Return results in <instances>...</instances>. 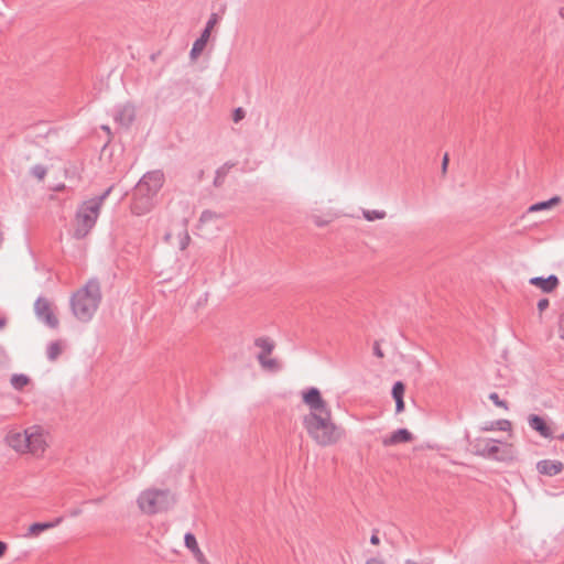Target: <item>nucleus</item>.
Segmentation results:
<instances>
[{
    "label": "nucleus",
    "mask_w": 564,
    "mask_h": 564,
    "mask_svg": "<svg viewBox=\"0 0 564 564\" xmlns=\"http://www.w3.org/2000/svg\"><path fill=\"white\" fill-rule=\"evenodd\" d=\"M3 442L7 447L20 456L43 459L52 449L53 435L46 426L32 424L25 427L10 429L6 433Z\"/></svg>",
    "instance_id": "nucleus-1"
},
{
    "label": "nucleus",
    "mask_w": 564,
    "mask_h": 564,
    "mask_svg": "<svg viewBox=\"0 0 564 564\" xmlns=\"http://www.w3.org/2000/svg\"><path fill=\"white\" fill-rule=\"evenodd\" d=\"M486 430L506 432L508 440L478 438L477 449L480 455L505 463H510L518 458L519 452L514 442L513 425L509 420H499L489 427H486Z\"/></svg>",
    "instance_id": "nucleus-2"
},
{
    "label": "nucleus",
    "mask_w": 564,
    "mask_h": 564,
    "mask_svg": "<svg viewBox=\"0 0 564 564\" xmlns=\"http://www.w3.org/2000/svg\"><path fill=\"white\" fill-rule=\"evenodd\" d=\"M307 436L321 447H329L341 441L344 430L335 422L333 414L303 423Z\"/></svg>",
    "instance_id": "nucleus-3"
},
{
    "label": "nucleus",
    "mask_w": 564,
    "mask_h": 564,
    "mask_svg": "<svg viewBox=\"0 0 564 564\" xmlns=\"http://www.w3.org/2000/svg\"><path fill=\"white\" fill-rule=\"evenodd\" d=\"M101 294L100 286L96 282H88L85 286L76 291L72 297V310L74 315L80 321H89L96 313Z\"/></svg>",
    "instance_id": "nucleus-4"
},
{
    "label": "nucleus",
    "mask_w": 564,
    "mask_h": 564,
    "mask_svg": "<svg viewBox=\"0 0 564 564\" xmlns=\"http://www.w3.org/2000/svg\"><path fill=\"white\" fill-rule=\"evenodd\" d=\"M172 495L169 489L148 486L135 497V506L141 514L154 516L169 509Z\"/></svg>",
    "instance_id": "nucleus-5"
},
{
    "label": "nucleus",
    "mask_w": 564,
    "mask_h": 564,
    "mask_svg": "<svg viewBox=\"0 0 564 564\" xmlns=\"http://www.w3.org/2000/svg\"><path fill=\"white\" fill-rule=\"evenodd\" d=\"M300 395L305 409V414L302 421L303 423L333 414L328 400L318 388H305L301 391Z\"/></svg>",
    "instance_id": "nucleus-6"
},
{
    "label": "nucleus",
    "mask_w": 564,
    "mask_h": 564,
    "mask_svg": "<svg viewBox=\"0 0 564 564\" xmlns=\"http://www.w3.org/2000/svg\"><path fill=\"white\" fill-rule=\"evenodd\" d=\"M100 207L101 199H93L80 206L73 224L76 238H84L90 232L98 218Z\"/></svg>",
    "instance_id": "nucleus-7"
},
{
    "label": "nucleus",
    "mask_w": 564,
    "mask_h": 564,
    "mask_svg": "<svg viewBox=\"0 0 564 564\" xmlns=\"http://www.w3.org/2000/svg\"><path fill=\"white\" fill-rule=\"evenodd\" d=\"M529 427L541 438L547 442H564V430L550 416L531 413L527 417Z\"/></svg>",
    "instance_id": "nucleus-8"
},
{
    "label": "nucleus",
    "mask_w": 564,
    "mask_h": 564,
    "mask_svg": "<svg viewBox=\"0 0 564 564\" xmlns=\"http://www.w3.org/2000/svg\"><path fill=\"white\" fill-rule=\"evenodd\" d=\"M164 184V175L160 171H152L142 176L135 185V188L155 199L159 191Z\"/></svg>",
    "instance_id": "nucleus-9"
},
{
    "label": "nucleus",
    "mask_w": 564,
    "mask_h": 564,
    "mask_svg": "<svg viewBox=\"0 0 564 564\" xmlns=\"http://www.w3.org/2000/svg\"><path fill=\"white\" fill-rule=\"evenodd\" d=\"M155 199L152 196L134 188L130 210L134 216L141 217L153 210Z\"/></svg>",
    "instance_id": "nucleus-10"
},
{
    "label": "nucleus",
    "mask_w": 564,
    "mask_h": 564,
    "mask_svg": "<svg viewBox=\"0 0 564 564\" xmlns=\"http://www.w3.org/2000/svg\"><path fill=\"white\" fill-rule=\"evenodd\" d=\"M35 314L40 321L51 328L58 326L56 308L46 300H37L34 306Z\"/></svg>",
    "instance_id": "nucleus-11"
},
{
    "label": "nucleus",
    "mask_w": 564,
    "mask_h": 564,
    "mask_svg": "<svg viewBox=\"0 0 564 564\" xmlns=\"http://www.w3.org/2000/svg\"><path fill=\"white\" fill-rule=\"evenodd\" d=\"M535 470L544 477H556L564 471V463L557 458H542L536 462Z\"/></svg>",
    "instance_id": "nucleus-12"
},
{
    "label": "nucleus",
    "mask_w": 564,
    "mask_h": 564,
    "mask_svg": "<svg viewBox=\"0 0 564 564\" xmlns=\"http://www.w3.org/2000/svg\"><path fill=\"white\" fill-rule=\"evenodd\" d=\"M218 23V17L217 14H212L207 24H206V28L205 30L203 31L202 35L199 39H197L195 41V43L193 44V47H192V51H191V57L192 58H197L200 53L204 51L209 37H210V34H212V31L213 29L215 28V25Z\"/></svg>",
    "instance_id": "nucleus-13"
},
{
    "label": "nucleus",
    "mask_w": 564,
    "mask_h": 564,
    "mask_svg": "<svg viewBox=\"0 0 564 564\" xmlns=\"http://www.w3.org/2000/svg\"><path fill=\"white\" fill-rule=\"evenodd\" d=\"M165 240L178 250H185L191 241V237L187 231V223L184 221L175 235L172 232L166 234Z\"/></svg>",
    "instance_id": "nucleus-14"
},
{
    "label": "nucleus",
    "mask_w": 564,
    "mask_h": 564,
    "mask_svg": "<svg viewBox=\"0 0 564 564\" xmlns=\"http://www.w3.org/2000/svg\"><path fill=\"white\" fill-rule=\"evenodd\" d=\"M414 440V435L406 429H400L392 432L389 436L382 440L384 446H394L398 444L410 443Z\"/></svg>",
    "instance_id": "nucleus-15"
},
{
    "label": "nucleus",
    "mask_w": 564,
    "mask_h": 564,
    "mask_svg": "<svg viewBox=\"0 0 564 564\" xmlns=\"http://www.w3.org/2000/svg\"><path fill=\"white\" fill-rule=\"evenodd\" d=\"M530 284L539 288L545 293H551L558 286V279L555 275H550L547 278L536 276L530 279Z\"/></svg>",
    "instance_id": "nucleus-16"
},
{
    "label": "nucleus",
    "mask_w": 564,
    "mask_h": 564,
    "mask_svg": "<svg viewBox=\"0 0 564 564\" xmlns=\"http://www.w3.org/2000/svg\"><path fill=\"white\" fill-rule=\"evenodd\" d=\"M560 203H561V197L554 196V197L550 198L549 200L540 202V203L531 205L528 208V212L529 213H538V212L549 210V209H552V208L556 207L557 205H560Z\"/></svg>",
    "instance_id": "nucleus-17"
},
{
    "label": "nucleus",
    "mask_w": 564,
    "mask_h": 564,
    "mask_svg": "<svg viewBox=\"0 0 564 564\" xmlns=\"http://www.w3.org/2000/svg\"><path fill=\"white\" fill-rule=\"evenodd\" d=\"M404 392H405L404 384L402 382H395L392 388V395L395 401L397 413H400L404 410V402H403Z\"/></svg>",
    "instance_id": "nucleus-18"
},
{
    "label": "nucleus",
    "mask_w": 564,
    "mask_h": 564,
    "mask_svg": "<svg viewBox=\"0 0 564 564\" xmlns=\"http://www.w3.org/2000/svg\"><path fill=\"white\" fill-rule=\"evenodd\" d=\"M63 350H64V344L62 341H59V340L52 341L51 344H48V346L46 348L47 358L51 361H54L62 355Z\"/></svg>",
    "instance_id": "nucleus-19"
},
{
    "label": "nucleus",
    "mask_w": 564,
    "mask_h": 564,
    "mask_svg": "<svg viewBox=\"0 0 564 564\" xmlns=\"http://www.w3.org/2000/svg\"><path fill=\"white\" fill-rule=\"evenodd\" d=\"M10 382L15 390H22L31 383V379L24 373H15L11 377Z\"/></svg>",
    "instance_id": "nucleus-20"
},
{
    "label": "nucleus",
    "mask_w": 564,
    "mask_h": 564,
    "mask_svg": "<svg viewBox=\"0 0 564 564\" xmlns=\"http://www.w3.org/2000/svg\"><path fill=\"white\" fill-rule=\"evenodd\" d=\"M185 546L191 551L192 555L200 552L198 542L193 533H186L184 536Z\"/></svg>",
    "instance_id": "nucleus-21"
},
{
    "label": "nucleus",
    "mask_w": 564,
    "mask_h": 564,
    "mask_svg": "<svg viewBox=\"0 0 564 564\" xmlns=\"http://www.w3.org/2000/svg\"><path fill=\"white\" fill-rule=\"evenodd\" d=\"M362 216L368 221L381 220L386 217V212L378 209H365Z\"/></svg>",
    "instance_id": "nucleus-22"
},
{
    "label": "nucleus",
    "mask_w": 564,
    "mask_h": 564,
    "mask_svg": "<svg viewBox=\"0 0 564 564\" xmlns=\"http://www.w3.org/2000/svg\"><path fill=\"white\" fill-rule=\"evenodd\" d=\"M260 364L268 369H274L276 367V361L270 357L268 354L259 355Z\"/></svg>",
    "instance_id": "nucleus-23"
},
{
    "label": "nucleus",
    "mask_w": 564,
    "mask_h": 564,
    "mask_svg": "<svg viewBox=\"0 0 564 564\" xmlns=\"http://www.w3.org/2000/svg\"><path fill=\"white\" fill-rule=\"evenodd\" d=\"M257 346L259 348H261V350H262L261 354L270 355L272 349H273V344L270 340L264 339V338L258 339L257 340Z\"/></svg>",
    "instance_id": "nucleus-24"
},
{
    "label": "nucleus",
    "mask_w": 564,
    "mask_h": 564,
    "mask_svg": "<svg viewBox=\"0 0 564 564\" xmlns=\"http://www.w3.org/2000/svg\"><path fill=\"white\" fill-rule=\"evenodd\" d=\"M556 334L558 338L564 343V314H561L558 316L557 323H556Z\"/></svg>",
    "instance_id": "nucleus-25"
},
{
    "label": "nucleus",
    "mask_w": 564,
    "mask_h": 564,
    "mask_svg": "<svg viewBox=\"0 0 564 564\" xmlns=\"http://www.w3.org/2000/svg\"><path fill=\"white\" fill-rule=\"evenodd\" d=\"M50 527L51 524L47 523H34L30 527V533L33 535H37L39 533H41L42 531L46 530Z\"/></svg>",
    "instance_id": "nucleus-26"
},
{
    "label": "nucleus",
    "mask_w": 564,
    "mask_h": 564,
    "mask_svg": "<svg viewBox=\"0 0 564 564\" xmlns=\"http://www.w3.org/2000/svg\"><path fill=\"white\" fill-rule=\"evenodd\" d=\"M489 399L498 406L503 410H508V404L506 401L500 400L499 395L497 393H490Z\"/></svg>",
    "instance_id": "nucleus-27"
},
{
    "label": "nucleus",
    "mask_w": 564,
    "mask_h": 564,
    "mask_svg": "<svg viewBox=\"0 0 564 564\" xmlns=\"http://www.w3.org/2000/svg\"><path fill=\"white\" fill-rule=\"evenodd\" d=\"M193 557L196 562L195 564H210L203 551L193 554Z\"/></svg>",
    "instance_id": "nucleus-28"
},
{
    "label": "nucleus",
    "mask_w": 564,
    "mask_h": 564,
    "mask_svg": "<svg viewBox=\"0 0 564 564\" xmlns=\"http://www.w3.org/2000/svg\"><path fill=\"white\" fill-rule=\"evenodd\" d=\"M245 110L242 108H237L235 111H234V115H232V120L235 122H239L240 120H242L245 118Z\"/></svg>",
    "instance_id": "nucleus-29"
},
{
    "label": "nucleus",
    "mask_w": 564,
    "mask_h": 564,
    "mask_svg": "<svg viewBox=\"0 0 564 564\" xmlns=\"http://www.w3.org/2000/svg\"><path fill=\"white\" fill-rule=\"evenodd\" d=\"M549 305H550V302L547 299H541L536 305L540 314H542L549 307Z\"/></svg>",
    "instance_id": "nucleus-30"
},
{
    "label": "nucleus",
    "mask_w": 564,
    "mask_h": 564,
    "mask_svg": "<svg viewBox=\"0 0 564 564\" xmlns=\"http://www.w3.org/2000/svg\"><path fill=\"white\" fill-rule=\"evenodd\" d=\"M45 173H46L45 169H43L41 166H36L33 169V174L37 180H42L44 177Z\"/></svg>",
    "instance_id": "nucleus-31"
},
{
    "label": "nucleus",
    "mask_w": 564,
    "mask_h": 564,
    "mask_svg": "<svg viewBox=\"0 0 564 564\" xmlns=\"http://www.w3.org/2000/svg\"><path fill=\"white\" fill-rule=\"evenodd\" d=\"M8 551V544L3 541H0V558L4 556Z\"/></svg>",
    "instance_id": "nucleus-32"
},
{
    "label": "nucleus",
    "mask_w": 564,
    "mask_h": 564,
    "mask_svg": "<svg viewBox=\"0 0 564 564\" xmlns=\"http://www.w3.org/2000/svg\"><path fill=\"white\" fill-rule=\"evenodd\" d=\"M215 215L212 213V212H205L203 213L202 215V219L203 220H208V219H212Z\"/></svg>",
    "instance_id": "nucleus-33"
},
{
    "label": "nucleus",
    "mask_w": 564,
    "mask_h": 564,
    "mask_svg": "<svg viewBox=\"0 0 564 564\" xmlns=\"http://www.w3.org/2000/svg\"><path fill=\"white\" fill-rule=\"evenodd\" d=\"M367 564H384V562L380 558H370Z\"/></svg>",
    "instance_id": "nucleus-34"
},
{
    "label": "nucleus",
    "mask_w": 564,
    "mask_h": 564,
    "mask_svg": "<svg viewBox=\"0 0 564 564\" xmlns=\"http://www.w3.org/2000/svg\"><path fill=\"white\" fill-rule=\"evenodd\" d=\"M7 325V319L4 317H0V330L3 329Z\"/></svg>",
    "instance_id": "nucleus-35"
},
{
    "label": "nucleus",
    "mask_w": 564,
    "mask_h": 564,
    "mask_svg": "<svg viewBox=\"0 0 564 564\" xmlns=\"http://www.w3.org/2000/svg\"><path fill=\"white\" fill-rule=\"evenodd\" d=\"M371 543H373V544H378V543H379V539H378V536L373 535V536L371 538Z\"/></svg>",
    "instance_id": "nucleus-36"
}]
</instances>
